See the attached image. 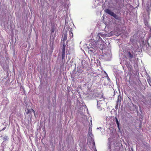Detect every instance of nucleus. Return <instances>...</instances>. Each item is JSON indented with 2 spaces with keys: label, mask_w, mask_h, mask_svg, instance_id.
I'll return each instance as SVG.
<instances>
[{
  "label": "nucleus",
  "mask_w": 151,
  "mask_h": 151,
  "mask_svg": "<svg viewBox=\"0 0 151 151\" xmlns=\"http://www.w3.org/2000/svg\"><path fill=\"white\" fill-rule=\"evenodd\" d=\"M126 65L129 70H131L132 69V66L129 63H127Z\"/></svg>",
  "instance_id": "nucleus-5"
},
{
  "label": "nucleus",
  "mask_w": 151,
  "mask_h": 151,
  "mask_svg": "<svg viewBox=\"0 0 151 151\" xmlns=\"http://www.w3.org/2000/svg\"><path fill=\"white\" fill-rule=\"evenodd\" d=\"M114 17L115 19L117 20H119V17L118 15H116V14L114 13L112 16Z\"/></svg>",
  "instance_id": "nucleus-8"
},
{
  "label": "nucleus",
  "mask_w": 151,
  "mask_h": 151,
  "mask_svg": "<svg viewBox=\"0 0 151 151\" xmlns=\"http://www.w3.org/2000/svg\"><path fill=\"white\" fill-rule=\"evenodd\" d=\"M27 111H26V114H31V111H32L33 112L34 115H35V111H34V110H33V109H27Z\"/></svg>",
  "instance_id": "nucleus-4"
},
{
  "label": "nucleus",
  "mask_w": 151,
  "mask_h": 151,
  "mask_svg": "<svg viewBox=\"0 0 151 151\" xmlns=\"http://www.w3.org/2000/svg\"><path fill=\"white\" fill-rule=\"evenodd\" d=\"M65 52H62V60H63L65 58Z\"/></svg>",
  "instance_id": "nucleus-11"
},
{
  "label": "nucleus",
  "mask_w": 151,
  "mask_h": 151,
  "mask_svg": "<svg viewBox=\"0 0 151 151\" xmlns=\"http://www.w3.org/2000/svg\"><path fill=\"white\" fill-rule=\"evenodd\" d=\"M6 128V127H4L1 130H0L1 131L4 130Z\"/></svg>",
  "instance_id": "nucleus-18"
},
{
  "label": "nucleus",
  "mask_w": 151,
  "mask_h": 151,
  "mask_svg": "<svg viewBox=\"0 0 151 151\" xmlns=\"http://www.w3.org/2000/svg\"><path fill=\"white\" fill-rule=\"evenodd\" d=\"M65 47H63L62 49V52H65Z\"/></svg>",
  "instance_id": "nucleus-14"
},
{
  "label": "nucleus",
  "mask_w": 151,
  "mask_h": 151,
  "mask_svg": "<svg viewBox=\"0 0 151 151\" xmlns=\"http://www.w3.org/2000/svg\"><path fill=\"white\" fill-rule=\"evenodd\" d=\"M115 119H116V122L117 125L118 127V128L119 129V121L118 120V119L116 118V117H115Z\"/></svg>",
  "instance_id": "nucleus-10"
},
{
  "label": "nucleus",
  "mask_w": 151,
  "mask_h": 151,
  "mask_svg": "<svg viewBox=\"0 0 151 151\" xmlns=\"http://www.w3.org/2000/svg\"><path fill=\"white\" fill-rule=\"evenodd\" d=\"M67 34L66 33L64 34L63 42H64L66 41L67 40Z\"/></svg>",
  "instance_id": "nucleus-9"
},
{
  "label": "nucleus",
  "mask_w": 151,
  "mask_h": 151,
  "mask_svg": "<svg viewBox=\"0 0 151 151\" xmlns=\"http://www.w3.org/2000/svg\"><path fill=\"white\" fill-rule=\"evenodd\" d=\"M89 50L91 52H92L93 51V50H92L90 49Z\"/></svg>",
  "instance_id": "nucleus-19"
},
{
  "label": "nucleus",
  "mask_w": 151,
  "mask_h": 151,
  "mask_svg": "<svg viewBox=\"0 0 151 151\" xmlns=\"http://www.w3.org/2000/svg\"><path fill=\"white\" fill-rule=\"evenodd\" d=\"M66 45L65 44V42H63V47H65Z\"/></svg>",
  "instance_id": "nucleus-17"
},
{
  "label": "nucleus",
  "mask_w": 151,
  "mask_h": 151,
  "mask_svg": "<svg viewBox=\"0 0 151 151\" xmlns=\"http://www.w3.org/2000/svg\"><path fill=\"white\" fill-rule=\"evenodd\" d=\"M69 36L70 38L73 37V34L72 32V29H70L69 31Z\"/></svg>",
  "instance_id": "nucleus-7"
},
{
  "label": "nucleus",
  "mask_w": 151,
  "mask_h": 151,
  "mask_svg": "<svg viewBox=\"0 0 151 151\" xmlns=\"http://www.w3.org/2000/svg\"><path fill=\"white\" fill-rule=\"evenodd\" d=\"M55 26H52L51 29V34H52V33H53L55 31Z\"/></svg>",
  "instance_id": "nucleus-6"
},
{
  "label": "nucleus",
  "mask_w": 151,
  "mask_h": 151,
  "mask_svg": "<svg viewBox=\"0 0 151 151\" xmlns=\"http://www.w3.org/2000/svg\"><path fill=\"white\" fill-rule=\"evenodd\" d=\"M92 127H89V128L88 130V134L90 133L91 134V135L92 134Z\"/></svg>",
  "instance_id": "nucleus-13"
},
{
  "label": "nucleus",
  "mask_w": 151,
  "mask_h": 151,
  "mask_svg": "<svg viewBox=\"0 0 151 151\" xmlns=\"http://www.w3.org/2000/svg\"><path fill=\"white\" fill-rule=\"evenodd\" d=\"M100 36H102V34H101V33H99L98 34V36H99V38H100Z\"/></svg>",
  "instance_id": "nucleus-16"
},
{
  "label": "nucleus",
  "mask_w": 151,
  "mask_h": 151,
  "mask_svg": "<svg viewBox=\"0 0 151 151\" xmlns=\"http://www.w3.org/2000/svg\"><path fill=\"white\" fill-rule=\"evenodd\" d=\"M148 83H149L150 85L151 86V80L149 79L147 80Z\"/></svg>",
  "instance_id": "nucleus-15"
},
{
  "label": "nucleus",
  "mask_w": 151,
  "mask_h": 151,
  "mask_svg": "<svg viewBox=\"0 0 151 151\" xmlns=\"http://www.w3.org/2000/svg\"><path fill=\"white\" fill-rule=\"evenodd\" d=\"M122 97L120 96V95H119L118 96V99L117 100L116 102V107H118V105L119 104V105H120L121 104V101L122 100Z\"/></svg>",
  "instance_id": "nucleus-1"
},
{
  "label": "nucleus",
  "mask_w": 151,
  "mask_h": 151,
  "mask_svg": "<svg viewBox=\"0 0 151 151\" xmlns=\"http://www.w3.org/2000/svg\"><path fill=\"white\" fill-rule=\"evenodd\" d=\"M105 11L106 13L112 16L114 13L113 12H111L110 9H106Z\"/></svg>",
  "instance_id": "nucleus-3"
},
{
  "label": "nucleus",
  "mask_w": 151,
  "mask_h": 151,
  "mask_svg": "<svg viewBox=\"0 0 151 151\" xmlns=\"http://www.w3.org/2000/svg\"><path fill=\"white\" fill-rule=\"evenodd\" d=\"M127 54L128 56V58L129 60H131V59L133 58L135 56V54H133L131 53L130 51L127 52Z\"/></svg>",
  "instance_id": "nucleus-2"
},
{
  "label": "nucleus",
  "mask_w": 151,
  "mask_h": 151,
  "mask_svg": "<svg viewBox=\"0 0 151 151\" xmlns=\"http://www.w3.org/2000/svg\"><path fill=\"white\" fill-rule=\"evenodd\" d=\"M8 137L6 136H5L3 137V140L4 141H6L8 139Z\"/></svg>",
  "instance_id": "nucleus-12"
}]
</instances>
